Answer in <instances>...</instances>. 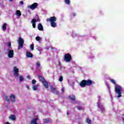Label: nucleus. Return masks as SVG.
<instances>
[{"instance_id": "nucleus-1", "label": "nucleus", "mask_w": 124, "mask_h": 124, "mask_svg": "<svg viewBox=\"0 0 124 124\" xmlns=\"http://www.w3.org/2000/svg\"><path fill=\"white\" fill-rule=\"evenodd\" d=\"M110 82L112 83V84H114V85H115L114 90L115 93L118 95V97H122V92L124 91L123 87L117 84V83H116V81L113 79L110 80Z\"/></svg>"}, {"instance_id": "nucleus-2", "label": "nucleus", "mask_w": 124, "mask_h": 124, "mask_svg": "<svg viewBox=\"0 0 124 124\" xmlns=\"http://www.w3.org/2000/svg\"><path fill=\"white\" fill-rule=\"evenodd\" d=\"M46 22H49L50 23V26L52 28H56L57 27V23L56 21H57V17L56 16H51L49 18H46Z\"/></svg>"}, {"instance_id": "nucleus-3", "label": "nucleus", "mask_w": 124, "mask_h": 124, "mask_svg": "<svg viewBox=\"0 0 124 124\" xmlns=\"http://www.w3.org/2000/svg\"><path fill=\"white\" fill-rule=\"evenodd\" d=\"M10 99H8V96L7 95H5L4 96V99L6 100V101L8 102V103H10V102H15L16 101V96L14 94H11L10 96Z\"/></svg>"}, {"instance_id": "nucleus-4", "label": "nucleus", "mask_w": 124, "mask_h": 124, "mask_svg": "<svg viewBox=\"0 0 124 124\" xmlns=\"http://www.w3.org/2000/svg\"><path fill=\"white\" fill-rule=\"evenodd\" d=\"M38 77L39 78V81L42 82V83L43 84L44 87H46V89H48V88H49V85L48 84V82H47L46 79H45L44 77H43L42 76L39 75L38 76Z\"/></svg>"}, {"instance_id": "nucleus-5", "label": "nucleus", "mask_w": 124, "mask_h": 124, "mask_svg": "<svg viewBox=\"0 0 124 124\" xmlns=\"http://www.w3.org/2000/svg\"><path fill=\"white\" fill-rule=\"evenodd\" d=\"M63 60L66 62H71L72 60V57L70 54L67 53L64 55Z\"/></svg>"}, {"instance_id": "nucleus-6", "label": "nucleus", "mask_w": 124, "mask_h": 124, "mask_svg": "<svg viewBox=\"0 0 124 124\" xmlns=\"http://www.w3.org/2000/svg\"><path fill=\"white\" fill-rule=\"evenodd\" d=\"M18 49L20 50L21 48H23V46L24 45V39L22 38L21 37H19L18 40Z\"/></svg>"}, {"instance_id": "nucleus-7", "label": "nucleus", "mask_w": 124, "mask_h": 124, "mask_svg": "<svg viewBox=\"0 0 124 124\" xmlns=\"http://www.w3.org/2000/svg\"><path fill=\"white\" fill-rule=\"evenodd\" d=\"M97 106L99 109H100L102 114L105 113V108H104V107L101 105L100 102H99L97 103Z\"/></svg>"}, {"instance_id": "nucleus-8", "label": "nucleus", "mask_w": 124, "mask_h": 124, "mask_svg": "<svg viewBox=\"0 0 124 124\" xmlns=\"http://www.w3.org/2000/svg\"><path fill=\"white\" fill-rule=\"evenodd\" d=\"M14 75L16 77H19V69L16 66L14 67Z\"/></svg>"}, {"instance_id": "nucleus-9", "label": "nucleus", "mask_w": 124, "mask_h": 124, "mask_svg": "<svg viewBox=\"0 0 124 124\" xmlns=\"http://www.w3.org/2000/svg\"><path fill=\"white\" fill-rule=\"evenodd\" d=\"M51 92L53 93H55V94H57V95H60V92L57 90V89L56 88L54 87L53 86H51Z\"/></svg>"}, {"instance_id": "nucleus-10", "label": "nucleus", "mask_w": 124, "mask_h": 124, "mask_svg": "<svg viewBox=\"0 0 124 124\" xmlns=\"http://www.w3.org/2000/svg\"><path fill=\"white\" fill-rule=\"evenodd\" d=\"M37 6H38V4L37 3H34L32 5L28 6V7L30 8V9L33 10V9H35Z\"/></svg>"}, {"instance_id": "nucleus-11", "label": "nucleus", "mask_w": 124, "mask_h": 124, "mask_svg": "<svg viewBox=\"0 0 124 124\" xmlns=\"http://www.w3.org/2000/svg\"><path fill=\"white\" fill-rule=\"evenodd\" d=\"M14 56V51L13 50L9 49L8 51V57L10 59H11L12 58H13Z\"/></svg>"}, {"instance_id": "nucleus-12", "label": "nucleus", "mask_w": 124, "mask_h": 124, "mask_svg": "<svg viewBox=\"0 0 124 124\" xmlns=\"http://www.w3.org/2000/svg\"><path fill=\"white\" fill-rule=\"evenodd\" d=\"M86 86H92L93 84H94V82L91 79L85 80Z\"/></svg>"}, {"instance_id": "nucleus-13", "label": "nucleus", "mask_w": 124, "mask_h": 124, "mask_svg": "<svg viewBox=\"0 0 124 124\" xmlns=\"http://www.w3.org/2000/svg\"><path fill=\"white\" fill-rule=\"evenodd\" d=\"M79 86L80 87H82V88H85V87H86V80L83 79V80H81L79 83Z\"/></svg>"}, {"instance_id": "nucleus-14", "label": "nucleus", "mask_w": 124, "mask_h": 124, "mask_svg": "<svg viewBox=\"0 0 124 124\" xmlns=\"http://www.w3.org/2000/svg\"><path fill=\"white\" fill-rule=\"evenodd\" d=\"M38 120V116H37L36 118L33 119L30 123L31 124H38L36 122Z\"/></svg>"}, {"instance_id": "nucleus-15", "label": "nucleus", "mask_w": 124, "mask_h": 124, "mask_svg": "<svg viewBox=\"0 0 124 124\" xmlns=\"http://www.w3.org/2000/svg\"><path fill=\"white\" fill-rule=\"evenodd\" d=\"M68 98H69L70 100H72V101H75V100H76V98L75 97V95L72 94L68 96Z\"/></svg>"}, {"instance_id": "nucleus-16", "label": "nucleus", "mask_w": 124, "mask_h": 124, "mask_svg": "<svg viewBox=\"0 0 124 124\" xmlns=\"http://www.w3.org/2000/svg\"><path fill=\"white\" fill-rule=\"evenodd\" d=\"M36 19H32L31 20V23L32 24V27L33 28V29H35L36 28Z\"/></svg>"}, {"instance_id": "nucleus-17", "label": "nucleus", "mask_w": 124, "mask_h": 124, "mask_svg": "<svg viewBox=\"0 0 124 124\" xmlns=\"http://www.w3.org/2000/svg\"><path fill=\"white\" fill-rule=\"evenodd\" d=\"M26 56L27 58H33V55L31 53L30 51H27L26 52Z\"/></svg>"}, {"instance_id": "nucleus-18", "label": "nucleus", "mask_w": 124, "mask_h": 124, "mask_svg": "<svg viewBox=\"0 0 124 124\" xmlns=\"http://www.w3.org/2000/svg\"><path fill=\"white\" fill-rule=\"evenodd\" d=\"M38 29L39 31H43V26L41 23H39L38 25Z\"/></svg>"}, {"instance_id": "nucleus-19", "label": "nucleus", "mask_w": 124, "mask_h": 124, "mask_svg": "<svg viewBox=\"0 0 124 124\" xmlns=\"http://www.w3.org/2000/svg\"><path fill=\"white\" fill-rule=\"evenodd\" d=\"M16 15L18 16V17H20V16L22 15V14L21 13V11L17 10L16 11Z\"/></svg>"}, {"instance_id": "nucleus-20", "label": "nucleus", "mask_w": 124, "mask_h": 124, "mask_svg": "<svg viewBox=\"0 0 124 124\" xmlns=\"http://www.w3.org/2000/svg\"><path fill=\"white\" fill-rule=\"evenodd\" d=\"M38 87H39V84L33 85V87H32L33 91H37V90H38Z\"/></svg>"}, {"instance_id": "nucleus-21", "label": "nucleus", "mask_w": 124, "mask_h": 124, "mask_svg": "<svg viewBox=\"0 0 124 124\" xmlns=\"http://www.w3.org/2000/svg\"><path fill=\"white\" fill-rule=\"evenodd\" d=\"M9 118L12 121H15L16 120V116H15L14 115H11Z\"/></svg>"}, {"instance_id": "nucleus-22", "label": "nucleus", "mask_w": 124, "mask_h": 124, "mask_svg": "<svg viewBox=\"0 0 124 124\" xmlns=\"http://www.w3.org/2000/svg\"><path fill=\"white\" fill-rule=\"evenodd\" d=\"M6 26H7V24L6 23H4L2 25V30L4 31V30H6Z\"/></svg>"}, {"instance_id": "nucleus-23", "label": "nucleus", "mask_w": 124, "mask_h": 124, "mask_svg": "<svg viewBox=\"0 0 124 124\" xmlns=\"http://www.w3.org/2000/svg\"><path fill=\"white\" fill-rule=\"evenodd\" d=\"M43 122L44 124H48V123L50 122V119H44Z\"/></svg>"}, {"instance_id": "nucleus-24", "label": "nucleus", "mask_w": 124, "mask_h": 124, "mask_svg": "<svg viewBox=\"0 0 124 124\" xmlns=\"http://www.w3.org/2000/svg\"><path fill=\"white\" fill-rule=\"evenodd\" d=\"M86 123L87 124H92V120H91V119H89V118H87L86 119Z\"/></svg>"}, {"instance_id": "nucleus-25", "label": "nucleus", "mask_w": 124, "mask_h": 124, "mask_svg": "<svg viewBox=\"0 0 124 124\" xmlns=\"http://www.w3.org/2000/svg\"><path fill=\"white\" fill-rule=\"evenodd\" d=\"M64 2L66 4H70V0H64Z\"/></svg>"}, {"instance_id": "nucleus-26", "label": "nucleus", "mask_w": 124, "mask_h": 124, "mask_svg": "<svg viewBox=\"0 0 124 124\" xmlns=\"http://www.w3.org/2000/svg\"><path fill=\"white\" fill-rule=\"evenodd\" d=\"M19 81L20 82H23L24 81V78L23 77V76L19 77Z\"/></svg>"}, {"instance_id": "nucleus-27", "label": "nucleus", "mask_w": 124, "mask_h": 124, "mask_svg": "<svg viewBox=\"0 0 124 124\" xmlns=\"http://www.w3.org/2000/svg\"><path fill=\"white\" fill-rule=\"evenodd\" d=\"M62 80H63V78H62V76H61L59 78V81L60 82H62Z\"/></svg>"}, {"instance_id": "nucleus-28", "label": "nucleus", "mask_w": 124, "mask_h": 124, "mask_svg": "<svg viewBox=\"0 0 124 124\" xmlns=\"http://www.w3.org/2000/svg\"><path fill=\"white\" fill-rule=\"evenodd\" d=\"M30 48H31V51H33V49L34 48V46L33 45H31L30 46Z\"/></svg>"}, {"instance_id": "nucleus-29", "label": "nucleus", "mask_w": 124, "mask_h": 124, "mask_svg": "<svg viewBox=\"0 0 124 124\" xmlns=\"http://www.w3.org/2000/svg\"><path fill=\"white\" fill-rule=\"evenodd\" d=\"M77 108H78V110H83V108L82 107L78 106L77 107Z\"/></svg>"}, {"instance_id": "nucleus-30", "label": "nucleus", "mask_w": 124, "mask_h": 124, "mask_svg": "<svg viewBox=\"0 0 124 124\" xmlns=\"http://www.w3.org/2000/svg\"><path fill=\"white\" fill-rule=\"evenodd\" d=\"M40 37L37 36V37H36V40H37V41H39V40H40Z\"/></svg>"}, {"instance_id": "nucleus-31", "label": "nucleus", "mask_w": 124, "mask_h": 124, "mask_svg": "<svg viewBox=\"0 0 124 124\" xmlns=\"http://www.w3.org/2000/svg\"><path fill=\"white\" fill-rule=\"evenodd\" d=\"M35 83H36V80H35V79H33L32 80V85H34V84H35Z\"/></svg>"}, {"instance_id": "nucleus-32", "label": "nucleus", "mask_w": 124, "mask_h": 124, "mask_svg": "<svg viewBox=\"0 0 124 124\" xmlns=\"http://www.w3.org/2000/svg\"><path fill=\"white\" fill-rule=\"evenodd\" d=\"M8 47H9V48H11V42L8 43Z\"/></svg>"}, {"instance_id": "nucleus-33", "label": "nucleus", "mask_w": 124, "mask_h": 124, "mask_svg": "<svg viewBox=\"0 0 124 124\" xmlns=\"http://www.w3.org/2000/svg\"><path fill=\"white\" fill-rule=\"evenodd\" d=\"M37 66H38V67H40V62H37L36 63Z\"/></svg>"}, {"instance_id": "nucleus-34", "label": "nucleus", "mask_w": 124, "mask_h": 124, "mask_svg": "<svg viewBox=\"0 0 124 124\" xmlns=\"http://www.w3.org/2000/svg\"><path fill=\"white\" fill-rule=\"evenodd\" d=\"M26 87L27 88V89H28V90H30V86H29V85H26Z\"/></svg>"}, {"instance_id": "nucleus-35", "label": "nucleus", "mask_w": 124, "mask_h": 124, "mask_svg": "<svg viewBox=\"0 0 124 124\" xmlns=\"http://www.w3.org/2000/svg\"><path fill=\"white\" fill-rule=\"evenodd\" d=\"M27 78H28V79H29V80H31V76H27Z\"/></svg>"}, {"instance_id": "nucleus-36", "label": "nucleus", "mask_w": 124, "mask_h": 124, "mask_svg": "<svg viewBox=\"0 0 124 124\" xmlns=\"http://www.w3.org/2000/svg\"><path fill=\"white\" fill-rule=\"evenodd\" d=\"M20 3L21 5H23V4H24V1H20Z\"/></svg>"}, {"instance_id": "nucleus-37", "label": "nucleus", "mask_w": 124, "mask_h": 124, "mask_svg": "<svg viewBox=\"0 0 124 124\" xmlns=\"http://www.w3.org/2000/svg\"><path fill=\"white\" fill-rule=\"evenodd\" d=\"M73 16L74 17H75V16H76V13H73Z\"/></svg>"}, {"instance_id": "nucleus-38", "label": "nucleus", "mask_w": 124, "mask_h": 124, "mask_svg": "<svg viewBox=\"0 0 124 124\" xmlns=\"http://www.w3.org/2000/svg\"><path fill=\"white\" fill-rule=\"evenodd\" d=\"M37 21H38V22H39V21H40V19L38 18Z\"/></svg>"}, {"instance_id": "nucleus-39", "label": "nucleus", "mask_w": 124, "mask_h": 124, "mask_svg": "<svg viewBox=\"0 0 124 124\" xmlns=\"http://www.w3.org/2000/svg\"><path fill=\"white\" fill-rule=\"evenodd\" d=\"M62 93H63V92H64V90H63V89H62Z\"/></svg>"}, {"instance_id": "nucleus-40", "label": "nucleus", "mask_w": 124, "mask_h": 124, "mask_svg": "<svg viewBox=\"0 0 124 124\" xmlns=\"http://www.w3.org/2000/svg\"><path fill=\"white\" fill-rule=\"evenodd\" d=\"M67 116H68L69 115V114L68 113V112H67Z\"/></svg>"}, {"instance_id": "nucleus-41", "label": "nucleus", "mask_w": 124, "mask_h": 124, "mask_svg": "<svg viewBox=\"0 0 124 124\" xmlns=\"http://www.w3.org/2000/svg\"><path fill=\"white\" fill-rule=\"evenodd\" d=\"M10 1H13V0H10Z\"/></svg>"}, {"instance_id": "nucleus-42", "label": "nucleus", "mask_w": 124, "mask_h": 124, "mask_svg": "<svg viewBox=\"0 0 124 124\" xmlns=\"http://www.w3.org/2000/svg\"><path fill=\"white\" fill-rule=\"evenodd\" d=\"M59 63H61V62H59Z\"/></svg>"}]
</instances>
